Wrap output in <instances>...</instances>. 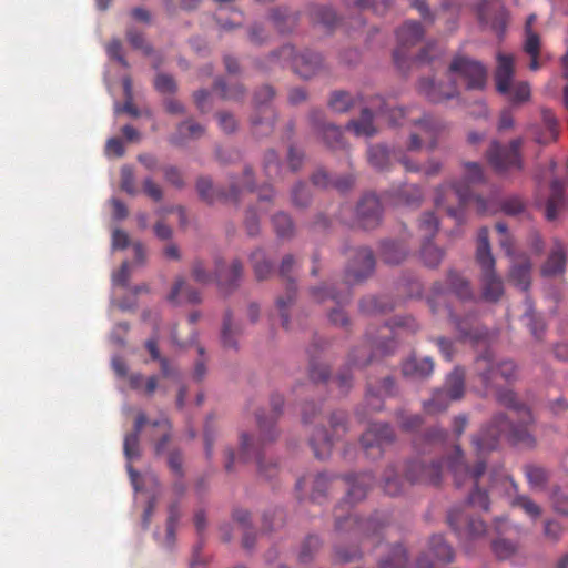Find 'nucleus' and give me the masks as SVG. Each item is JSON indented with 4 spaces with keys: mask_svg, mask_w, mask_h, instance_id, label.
Instances as JSON below:
<instances>
[{
    "mask_svg": "<svg viewBox=\"0 0 568 568\" xmlns=\"http://www.w3.org/2000/svg\"><path fill=\"white\" fill-rule=\"evenodd\" d=\"M540 39L534 31L525 32L524 50L527 54H539Z\"/></svg>",
    "mask_w": 568,
    "mask_h": 568,
    "instance_id": "obj_51",
    "label": "nucleus"
},
{
    "mask_svg": "<svg viewBox=\"0 0 568 568\" xmlns=\"http://www.w3.org/2000/svg\"><path fill=\"white\" fill-rule=\"evenodd\" d=\"M399 201L407 205H415L422 200V191L416 185H406L398 192Z\"/></svg>",
    "mask_w": 568,
    "mask_h": 568,
    "instance_id": "obj_47",
    "label": "nucleus"
},
{
    "mask_svg": "<svg viewBox=\"0 0 568 568\" xmlns=\"http://www.w3.org/2000/svg\"><path fill=\"white\" fill-rule=\"evenodd\" d=\"M406 551L397 545L392 548L389 556L381 561V568H406Z\"/></svg>",
    "mask_w": 568,
    "mask_h": 568,
    "instance_id": "obj_33",
    "label": "nucleus"
},
{
    "mask_svg": "<svg viewBox=\"0 0 568 568\" xmlns=\"http://www.w3.org/2000/svg\"><path fill=\"white\" fill-rule=\"evenodd\" d=\"M477 369L486 385L493 384L500 375L506 382H510L517 378L518 369L513 361H500L495 363L494 356L490 352H486L479 356L476 362Z\"/></svg>",
    "mask_w": 568,
    "mask_h": 568,
    "instance_id": "obj_6",
    "label": "nucleus"
},
{
    "mask_svg": "<svg viewBox=\"0 0 568 568\" xmlns=\"http://www.w3.org/2000/svg\"><path fill=\"white\" fill-rule=\"evenodd\" d=\"M368 161L376 169H385L389 161V153L383 145H372L368 149Z\"/></svg>",
    "mask_w": 568,
    "mask_h": 568,
    "instance_id": "obj_36",
    "label": "nucleus"
},
{
    "mask_svg": "<svg viewBox=\"0 0 568 568\" xmlns=\"http://www.w3.org/2000/svg\"><path fill=\"white\" fill-rule=\"evenodd\" d=\"M155 89L161 93L174 92L176 84L172 77L168 74H158L154 81Z\"/></svg>",
    "mask_w": 568,
    "mask_h": 568,
    "instance_id": "obj_52",
    "label": "nucleus"
},
{
    "mask_svg": "<svg viewBox=\"0 0 568 568\" xmlns=\"http://www.w3.org/2000/svg\"><path fill=\"white\" fill-rule=\"evenodd\" d=\"M356 136L371 138L376 134V128L373 124V115L368 109H363L358 120L351 121L347 125Z\"/></svg>",
    "mask_w": 568,
    "mask_h": 568,
    "instance_id": "obj_23",
    "label": "nucleus"
},
{
    "mask_svg": "<svg viewBox=\"0 0 568 568\" xmlns=\"http://www.w3.org/2000/svg\"><path fill=\"white\" fill-rule=\"evenodd\" d=\"M168 298L173 304L183 302L195 303L200 301L199 294L191 290L184 280H178L175 282Z\"/></svg>",
    "mask_w": 568,
    "mask_h": 568,
    "instance_id": "obj_24",
    "label": "nucleus"
},
{
    "mask_svg": "<svg viewBox=\"0 0 568 568\" xmlns=\"http://www.w3.org/2000/svg\"><path fill=\"white\" fill-rule=\"evenodd\" d=\"M410 122L413 130L409 135L407 145L408 150L418 151L423 146L428 150L435 149L437 145V138L444 129L443 123L428 114L418 119L413 118L410 119Z\"/></svg>",
    "mask_w": 568,
    "mask_h": 568,
    "instance_id": "obj_4",
    "label": "nucleus"
},
{
    "mask_svg": "<svg viewBox=\"0 0 568 568\" xmlns=\"http://www.w3.org/2000/svg\"><path fill=\"white\" fill-rule=\"evenodd\" d=\"M476 258L481 267L483 297L485 301L496 302L504 294V285L495 272V260L490 251L488 231L485 227L477 234Z\"/></svg>",
    "mask_w": 568,
    "mask_h": 568,
    "instance_id": "obj_2",
    "label": "nucleus"
},
{
    "mask_svg": "<svg viewBox=\"0 0 568 568\" xmlns=\"http://www.w3.org/2000/svg\"><path fill=\"white\" fill-rule=\"evenodd\" d=\"M497 69L495 73L496 88L498 92L505 94L509 92L514 75V58L513 55L498 53Z\"/></svg>",
    "mask_w": 568,
    "mask_h": 568,
    "instance_id": "obj_15",
    "label": "nucleus"
},
{
    "mask_svg": "<svg viewBox=\"0 0 568 568\" xmlns=\"http://www.w3.org/2000/svg\"><path fill=\"white\" fill-rule=\"evenodd\" d=\"M108 55L119 61L123 67H128V62L121 55V43L119 40L111 41L106 47Z\"/></svg>",
    "mask_w": 568,
    "mask_h": 568,
    "instance_id": "obj_63",
    "label": "nucleus"
},
{
    "mask_svg": "<svg viewBox=\"0 0 568 568\" xmlns=\"http://www.w3.org/2000/svg\"><path fill=\"white\" fill-rule=\"evenodd\" d=\"M438 230V221L434 213H425L419 221V232L424 239H432Z\"/></svg>",
    "mask_w": 568,
    "mask_h": 568,
    "instance_id": "obj_38",
    "label": "nucleus"
},
{
    "mask_svg": "<svg viewBox=\"0 0 568 568\" xmlns=\"http://www.w3.org/2000/svg\"><path fill=\"white\" fill-rule=\"evenodd\" d=\"M382 114L387 115L388 120L393 124H403V119L405 118V111L403 109H388V106L381 109Z\"/></svg>",
    "mask_w": 568,
    "mask_h": 568,
    "instance_id": "obj_64",
    "label": "nucleus"
},
{
    "mask_svg": "<svg viewBox=\"0 0 568 568\" xmlns=\"http://www.w3.org/2000/svg\"><path fill=\"white\" fill-rule=\"evenodd\" d=\"M448 523L455 529L460 539H476L485 535L486 526L483 520L471 518L469 515L450 511L448 515Z\"/></svg>",
    "mask_w": 568,
    "mask_h": 568,
    "instance_id": "obj_9",
    "label": "nucleus"
},
{
    "mask_svg": "<svg viewBox=\"0 0 568 568\" xmlns=\"http://www.w3.org/2000/svg\"><path fill=\"white\" fill-rule=\"evenodd\" d=\"M428 551L439 562H449L454 558L452 547L446 544L444 538L439 535H435L430 538Z\"/></svg>",
    "mask_w": 568,
    "mask_h": 568,
    "instance_id": "obj_26",
    "label": "nucleus"
},
{
    "mask_svg": "<svg viewBox=\"0 0 568 568\" xmlns=\"http://www.w3.org/2000/svg\"><path fill=\"white\" fill-rule=\"evenodd\" d=\"M357 101L358 98L348 92L336 91L332 94L328 105L334 112L343 113L355 106Z\"/></svg>",
    "mask_w": 568,
    "mask_h": 568,
    "instance_id": "obj_29",
    "label": "nucleus"
},
{
    "mask_svg": "<svg viewBox=\"0 0 568 568\" xmlns=\"http://www.w3.org/2000/svg\"><path fill=\"white\" fill-rule=\"evenodd\" d=\"M241 457L244 460L250 458L251 452L257 456V447L255 443L247 434H242L241 436Z\"/></svg>",
    "mask_w": 568,
    "mask_h": 568,
    "instance_id": "obj_55",
    "label": "nucleus"
},
{
    "mask_svg": "<svg viewBox=\"0 0 568 568\" xmlns=\"http://www.w3.org/2000/svg\"><path fill=\"white\" fill-rule=\"evenodd\" d=\"M312 296L315 301L318 303L324 302L327 297L332 298L333 301H337V303H341L344 297L338 296L334 293H328L326 286L315 287L312 290Z\"/></svg>",
    "mask_w": 568,
    "mask_h": 568,
    "instance_id": "obj_60",
    "label": "nucleus"
},
{
    "mask_svg": "<svg viewBox=\"0 0 568 568\" xmlns=\"http://www.w3.org/2000/svg\"><path fill=\"white\" fill-rule=\"evenodd\" d=\"M148 423L146 417L144 414H140L135 420L134 425V432L131 434H128L124 437V455L128 460V471L131 478V483L135 490H140L141 487L139 485V474L134 471L130 463L133 459H136L140 456L139 450V433L142 430L143 426Z\"/></svg>",
    "mask_w": 568,
    "mask_h": 568,
    "instance_id": "obj_10",
    "label": "nucleus"
},
{
    "mask_svg": "<svg viewBox=\"0 0 568 568\" xmlns=\"http://www.w3.org/2000/svg\"><path fill=\"white\" fill-rule=\"evenodd\" d=\"M152 428L155 430L154 436L158 437V443L155 444V450L160 454L170 437V424L165 417H162L152 423Z\"/></svg>",
    "mask_w": 568,
    "mask_h": 568,
    "instance_id": "obj_34",
    "label": "nucleus"
},
{
    "mask_svg": "<svg viewBox=\"0 0 568 568\" xmlns=\"http://www.w3.org/2000/svg\"><path fill=\"white\" fill-rule=\"evenodd\" d=\"M447 467L453 471L455 481L458 486L463 484L464 478H468L474 485L477 486L479 477L485 471V465L483 463L477 464L474 470H469L468 466L464 462L463 453L459 446H455L453 455L447 462Z\"/></svg>",
    "mask_w": 568,
    "mask_h": 568,
    "instance_id": "obj_11",
    "label": "nucleus"
},
{
    "mask_svg": "<svg viewBox=\"0 0 568 568\" xmlns=\"http://www.w3.org/2000/svg\"><path fill=\"white\" fill-rule=\"evenodd\" d=\"M403 374L412 379L428 377L434 369L433 361L429 357H409L403 363Z\"/></svg>",
    "mask_w": 568,
    "mask_h": 568,
    "instance_id": "obj_21",
    "label": "nucleus"
},
{
    "mask_svg": "<svg viewBox=\"0 0 568 568\" xmlns=\"http://www.w3.org/2000/svg\"><path fill=\"white\" fill-rule=\"evenodd\" d=\"M240 333V325L234 321V318L231 315H225L221 334L223 347L235 349L237 347L236 337L239 336Z\"/></svg>",
    "mask_w": 568,
    "mask_h": 568,
    "instance_id": "obj_27",
    "label": "nucleus"
},
{
    "mask_svg": "<svg viewBox=\"0 0 568 568\" xmlns=\"http://www.w3.org/2000/svg\"><path fill=\"white\" fill-rule=\"evenodd\" d=\"M281 57L292 59V65L301 78L310 79L317 74L322 69V58L318 53L305 51L298 54H294V50L291 47H284L281 50Z\"/></svg>",
    "mask_w": 568,
    "mask_h": 568,
    "instance_id": "obj_7",
    "label": "nucleus"
},
{
    "mask_svg": "<svg viewBox=\"0 0 568 568\" xmlns=\"http://www.w3.org/2000/svg\"><path fill=\"white\" fill-rule=\"evenodd\" d=\"M334 436H328L326 430L317 428L311 437V446L317 458L324 459L329 456Z\"/></svg>",
    "mask_w": 568,
    "mask_h": 568,
    "instance_id": "obj_22",
    "label": "nucleus"
},
{
    "mask_svg": "<svg viewBox=\"0 0 568 568\" xmlns=\"http://www.w3.org/2000/svg\"><path fill=\"white\" fill-rule=\"evenodd\" d=\"M242 275V264L234 260L230 265L223 261L216 262L215 276L217 284L221 287H232Z\"/></svg>",
    "mask_w": 568,
    "mask_h": 568,
    "instance_id": "obj_19",
    "label": "nucleus"
},
{
    "mask_svg": "<svg viewBox=\"0 0 568 568\" xmlns=\"http://www.w3.org/2000/svg\"><path fill=\"white\" fill-rule=\"evenodd\" d=\"M561 193L562 186L558 180H555L551 183V195L547 202L546 206V219L548 221H554L558 215V209L561 204Z\"/></svg>",
    "mask_w": 568,
    "mask_h": 568,
    "instance_id": "obj_30",
    "label": "nucleus"
},
{
    "mask_svg": "<svg viewBox=\"0 0 568 568\" xmlns=\"http://www.w3.org/2000/svg\"><path fill=\"white\" fill-rule=\"evenodd\" d=\"M178 520V515L172 509L168 519V526H166V537L165 541L163 542V546L166 548H171L174 544V534H175V524Z\"/></svg>",
    "mask_w": 568,
    "mask_h": 568,
    "instance_id": "obj_56",
    "label": "nucleus"
},
{
    "mask_svg": "<svg viewBox=\"0 0 568 568\" xmlns=\"http://www.w3.org/2000/svg\"><path fill=\"white\" fill-rule=\"evenodd\" d=\"M273 224L277 235L281 237H287L293 233V223L285 213L274 215Z\"/></svg>",
    "mask_w": 568,
    "mask_h": 568,
    "instance_id": "obj_44",
    "label": "nucleus"
},
{
    "mask_svg": "<svg viewBox=\"0 0 568 568\" xmlns=\"http://www.w3.org/2000/svg\"><path fill=\"white\" fill-rule=\"evenodd\" d=\"M121 187L123 191L131 195L136 194L134 174L132 168L130 166H123L121 170Z\"/></svg>",
    "mask_w": 568,
    "mask_h": 568,
    "instance_id": "obj_50",
    "label": "nucleus"
},
{
    "mask_svg": "<svg viewBox=\"0 0 568 568\" xmlns=\"http://www.w3.org/2000/svg\"><path fill=\"white\" fill-rule=\"evenodd\" d=\"M511 505L520 507L528 516H530L534 519L538 518L541 515L540 507L527 496L519 495L515 497L511 500Z\"/></svg>",
    "mask_w": 568,
    "mask_h": 568,
    "instance_id": "obj_40",
    "label": "nucleus"
},
{
    "mask_svg": "<svg viewBox=\"0 0 568 568\" xmlns=\"http://www.w3.org/2000/svg\"><path fill=\"white\" fill-rule=\"evenodd\" d=\"M464 394V373L455 368L445 382L443 389L434 393L430 400L424 403V410L427 414H437L444 412L452 400L462 398Z\"/></svg>",
    "mask_w": 568,
    "mask_h": 568,
    "instance_id": "obj_5",
    "label": "nucleus"
},
{
    "mask_svg": "<svg viewBox=\"0 0 568 568\" xmlns=\"http://www.w3.org/2000/svg\"><path fill=\"white\" fill-rule=\"evenodd\" d=\"M449 285L453 288V291L460 297V298H468L471 296V292L468 285V282L460 275L456 273L449 274L448 277Z\"/></svg>",
    "mask_w": 568,
    "mask_h": 568,
    "instance_id": "obj_43",
    "label": "nucleus"
},
{
    "mask_svg": "<svg viewBox=\"0 0 568 568\" xmlns=\"http://www.w3.org/2000/svg\"><path fill=\"white\" fill-rule=\"evenodd\" d=\"M542 121L546 125L547 133L537 138V142L541 144L555 141L558 136L557 121L555 115L549 110L542 111Z\"/></svg>",
    "mask_w": 568,
    "mask_h": 568,
    "instance_id": "obj_35",
    "label": "nucleus"
},
{
    "mask_svg": "<svg viewBox=\"0 0 568 568\" xmlns=\"http://www.w3.org/2000/svg\"><path fill=\"white\" fill-rule=\"evenodd\" d=\"M521 140H514L509 148H501L494 142L488 151V160L497 171H506L513 168H520L519 148Z\"/></svg>",
    "mask_w": 568,
    "mask_h": 568,
    "instance_id": "obj_8",
    "label": "nucleus"
},
{
    "mask_svg": "<svg viewBox=\"0 0 568 568\" xmlns=\"http://www.w3.org/2000/svg\"><path fill=\"white\" fill-rule=\"evenodd\" d=\"M346 416L343 412L334 413L331 416L329 424L334 430V436L338 437L342 433L345 432L346 426Z\"/></svg>",
    "mask_w": 568,
    "mask_h": 568,
    "instance_id": "obj_57",
    "label": "nucleus"
},
{
    "mask_svg": "<svg viewBox=\"0 0 568 568\" xmlns=\"http://www.w3.org/2000/svg\"><path fill=\"white\" fill-rule=\"evenodd\" d=\"M374 257L372 251L362 247L356 252L353 264L346 273V278L351 283H357L366 278L374 270Z\"/></svg>",
    "mask_w": 568,
    "mask_h": 568,
    "instance_id": "obj_12",
    "label": "nucleus"
},
{
    "mask_svg": "<svg viewBox=\"0 0 568 568\" xmlns=\"http://www.w3.org/2000/svg\"><path fill=\"white\" fill-rule=\"evenodd\" d=\"M449 83H436L432 79L420 81L419 90L432 101L443 102L457 95L455 81L463 80L468 90H481L486 85L487 71L481 63L470 58L456 55L448 70Z\"/></svg>",
    "mask_w": 568,
    "mask_h": 568,
    "instance_id": "obj_1",
    "label": "nucleus"
},
{
    "mask_svg": "<svg viewBox=\"0 0 568 568\" xmlns=\"http://www.w3.org/2000/svg\"><path fill=\"white\" fill-rule=\"evenodd\" d=\"M511 428V423L503 415L495 418L491 428L485 430L479 437L474 439V445L479 452L493 449L499 437L505 435Z\"/></svg>",
    "mask_w": 568,
    "mask_h": 568,
    "instance_id": "obj_14",
    "label": "nucleus"
},
{
    "mask_svg": "<svg viewBox=\"0 0 568 568\" xmlns=\"http://www.w3.org/2000/svg\"><path fill=\"white\" fill-rule=\"evenodd\" d=\"M420 254L425 265L428 267H436L444 256V252L429 241L423 243Z\"/></svg>",
    "mask_w": 568,
    "mask_h": 568,
    "instance_id": "obj_32",
    "label": "nucleus"
},
{
    "mask_svg": "<svg viewBox=\"0 0 568 568\" xmlns=\"http://www.w3.org/2000/svg\"><path fill=\"white\" fill-rule=\"evenodd\" d=\"M393 440V430L387 424H372L362 436V445L365 449L377 447Z\"/></svg>",
    "mask_w": 568,
    "mask_h": 568,
    "instance_id": "obj_17",
    "label": "nucleus"
},
{
    "mask_svg": "<svg viewBox=\"0 0 568 568\" xmlns=\"http://www.w3.org/2000/svg\"><path fill=\"white\" fill-rule=\"evenodd\" d=\"M469 503L474 506H477L481 509H488V496L484 490H480L476 487V489L469 496Z\"/></svg>",
    "mask_w": 568,
    "mask_h": 568,
    "instance_id": "obj_61",
    "label": "nucleus"
},
{
    "mask_svg": "<svg viewBox=\"0 0 568 568\" xmlns=\"http://www.w3.org/2000/svg\"><path fill=\"white\" fill-rule=\"evenodd\" d=\"M254 271L256 276L262 280L265 278L272 270L271 264L266 261L265 254L263 251L257 250L251 255Z\"/></svg>",
    "mask_w": 568,
    "mask_h": 568,
    "instance_id": "obj_39",
    "label": "nucleus"
},
{
    "mask_svg": "<svg viewBox=\"0 0 568 568\" xmlns=\"http://www.w3.org/2000/svg\"><path fill=\"white\" fill-rule=\"evenodd\" d=\"M408 477L413 481L437 484L442 477V464L432 463L430 465H425L414 463L409 469Z\"/></svg>",
    "mask_w": 568,
    "mask_h": 568,
    "instance_id": "obj_20",
    "label": "nucleus"
},
{
    "mask_svg": "<svg viewBox=\"0 0 568 568\" xmlns=\"http://www.w3.org/2000/svg\"><path fill=\"white\" fill-rule=\"evenodd\" d=\"M143 190H144V193L154 201H160L162 199V190H161L160 185H158L151 179L144 180Z\"/></svg>",
    "mask_w": 568,
    "mask_h": 568,
    "instance_id": "obj_62",
    "label": "nucleus"
},
{
    "mask_svg": "<svg viewBox=\"0 0 568 568\" xmlns=\"http://www.w3.org/2000/svg\"><path fill=\"white\" fill-rule=\"evenodd\" d=\"M465 184L444 185L439 187L435 196L436 206L445 207L447 213L456 220L460 219V211L453 209L450 203L457 201L460 205H463L470 200L469 184H475L483 181V170L480 165L477 163H467L465 165Z\"/></svg>",
    "mask_w": 568,
    "mask_h": 568,
    "instance_id": "obj_3",
    "label": "nucleus"
},
{
    "mask_svg": "<svg viewBox=\"0 0 568 568\" xmlns=\"http://www.w3.org/2000/svg\"><path fill=\"white\" fill-rule=\"evenodd\" d=\"M373 483V477L369 474H364L361 476H356L353 478V481L351 483V487L347 493V498L354 503L362 500L368 487H371Z\"/></svg>",
    "mask_w": 568,
    "mask_h": 568,
    "instance_id": "obj_28",
    "label": "nucleus"
},
{
    "mask_svg": "<svg viewBox=\"0 0 568 568\" xmlns=\"http://www.w3.org/2000/svg\"><path fill=\"white\" fill-rule=\"evenodd\" d=\"M217 122L220 128L227 133L233 132L236 128L235 118L226 112H221L217 114Z\"/></svg>",
    "mask_w": 568,
    "mask_h": 568,
    "instance_id": "obj_59",
    "label": "nucleus"
},
{
    "mask_svg": "<svg viewBox=\"0 0 568 568\" xmlns=\"http://www.w3.org/2000/svg\"><path fill=\"white\" fill-rule=\"evenodd\" d=\"M424 34V31L417 22H406L397 31V40L400 47H409L417 43Z\"/></svg>",
    "mask_w": 568,
    "mask_h": 568,
    "instance_id": "obj_25",
    "label": "nucleus"
},
{
    "mask_svg": "<svg viewBox=\"0 0 568 568\" xmlns=\"http://www.w3.org/2000/svg\"><path fill=\"white\" fill-rule=\"evenodd\" d=\"M566 251L562 244L556 242L551 247L549 255L541 266V274L547 277L560 275L565 272Z\"/></svg>",
    "mask_w": 568,
    "mask_h": 568,
    "instance_id": "obj_18",
    "label": "nucleus"
},
{
    "mask_svg": "<svg viewBox=\"0 0 568 568\" xmlns=\"http://www.w3.org/2000/svg\"><path fill=\"white\" fill-rule=\"evenodd\" d=\"M526 476L531 488L540 489L547 480V473L540 467L530 466L526 469Z\"/></svg>",
    "mask_w": 568,
    "mask_h": 568,
    "instance_id": "obj_45",
    "label": "nucleus"
},
{
    "mask_svg": "<svg viewBox=\"0 0 568 568\" xmlns=\"http://www.w3.org/2000/svg\"><path fill=\"white\" fill-rule=\"evenodd\" d=\"M181 139H196L204 133V128L193 121H185L178 129Z\"/></svg>",
    "mask_w": 568,
    "mask_h": 568,
    "instance_id": "obj_46",
    "label": "nucleus"
},
{
    "mask_svg": "<svg viewBox=\"0 0 568 568\" xmlns=\"http://www.w3.org/2000/svg\"><path fill=\"white\" fill-rule=\"evenodd\" d=\"M192 276L196 282L203 284H206L212 280L211 275L206 272L203 263L200 261L194 262L192 266Z\"/></svg>",
    "mask_w": 568,
    "mask_h": 568,
    "instance_id": "obj_58",
    "label": "nucleus"
},
{
    "mask_svg": "<svg viewBox=\"0 0 568 568\" xmlns=\"http://www.w3.org/2000/svg\"><path fill=\"white\" fill-rule=\"evenodd\" d=\"M292 200L295 205L303 206L310 200V193L305 184L298 183L292 191Z\"/></svg>",
    "mask_w": 568,
    "mask_h": 568,
    "instance_id": "obj_53",
    "label": "nucleus"
},
{
    "mask_svg": "<svg viewBox=\"0 0 568 568\" xmlns=\"http://www.w3.org/2000/svg\"><path fill=\"white\" fill-rule=\"evenodd\" d=\"M491 549L498 559L505 560L516 552L517 546L507 539H496L491 545Z\"/></svg>",
    "mask_w": 568,
    "mask_h": 568,
    "instance_id": "obj_37",
    "label": "nucleus"
},
{
    "mask_svg": "<svg viewBox=\"0 0 568 568\" xmlns=\"http://www.w3.org/2000/svg\"><path fill=\"white\" fill-rule=\"evenodd\" d=\"M506 94H508L514 102H525L530 98V87L527 82H519L514 87L511 85L509 92Z\"/></svg>",
    "mask_w": 568,
    "mask_h": 568,
    "instance_id": "obj_48",
    "label": "nucleus"
},
{
    "mask_svg": "<svg viewBox=\"0 0 568 568\" xmlns=\"http://www.w3.org/2000/svg\"><path fill=\"white\" fill-rule=\"evenodd\" d=\"M496 231L499 234V245L505 251V253L513 256V240L511 236L507 233V226L504 223L496 224Z\"/></svg>",
    "mask_w": 568,
    "mask_h": 568,
    "instance_id": "obj_49",
    "label": "nucleus"
},
{
    "mask_svg": "<svg viewBox=\"0 0 568 568\" xmlns=\"http://www.w3.org/2000/svg\"><path fill=\"white\" fill-rule=\"evenodd\" d=\"M356 217L364 229L376 226L381 220V203L377 196L365 195L356 207Z\"/></svg>",
    "mask_w": 568,
    "mask_h": 568,
    "instance_id": "obj_13",
    "label": "nucleus"
},
{
    "mask_svg": "<svg viewBox=\"0 0 568 568\" xmlns=\"http://www.w3.org/2000/svg\"><path fill=\"white\" fill-rule=\"evenodd\" d=\"M322 135L325 143L332 149H336L343 145L341 129L333 124L324 125Z\"/></svg>",
    "mask_w": 568,
    "mask_h": 568,
    "instance_id": "obj_42",
    "label": "nucleus"
},
{
    "mask_svg": "<svg viewBox=\"0 0 568 568\" xmlns=\"http://www.w3.org/2000/svg\"><path fill=\"white\" fill-rule=\"evenodd\" d=\"M531 263L525 255L511 258L508 278L517 287L526 291L530 285Z\"/></svg>",
    "mask_w": 568,
    "mask_h": 568,
    "instance_id": "obj_16",
    "label": "nucleus"
},
{
    "mask_svg": "<svg viewBox=\"0 0 568 568\" xmlns=\"http://www.w3.org/2000/svg\"><path fill=\"white\" fill-rule=\"evenodd\" d=\"M406 256V252L396 243L389 242L383 246V258L388 264H397Z\"/></svg>",
    "mask_w": 568,
    "mask_h": 568,
    "instance_id": "obj_41",
    "label": "nucleus"
},
{
    "mask_svg": "<svg viewBox=\"0 0 568 568\" xmlns=\"http://www.w3.org/2000/svg\"><path fill=\"white\" fill-rule=\"evenodd\" d=\"M293 301H294V297H293L292 293H288L285 298L284 297H280L276 301V307H277V311H278L280 316L282 318V325L285 328H288V320H287V315H286V310L293 303Z\"/></svg>",
    "mask_w": 568,
    "mask_h": 568,
    "instance_id": "obj_54",
    "label": "nucleus"
},
{
    "mask_svg": "<svg viewBox=\"0 0 568 568\" xmlns=\"http://www.w3.org/2000/svg\"><path fill=\"white\" fill-rule=\"evenodd\" d=\"M525 325L530 329L531 334L539 338L545 329L544 321L535 313L529 301L526 302V311L523 315Z\"/></svg>",
    "mask_w": 568,
    "mask_h": 568,
    "instance_id": "obj_31",
    "label": "nucleus"
}]
</instances>
